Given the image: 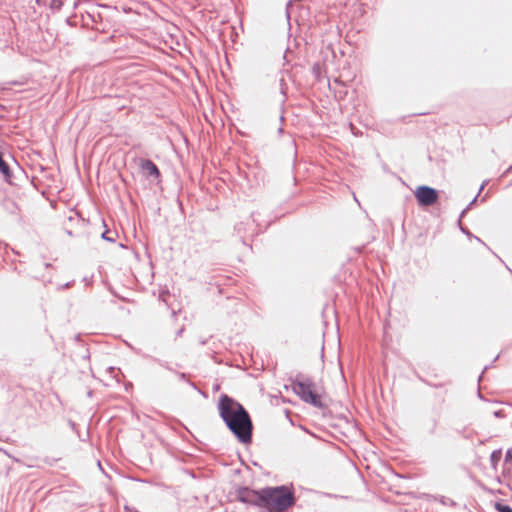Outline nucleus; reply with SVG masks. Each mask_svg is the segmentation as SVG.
<instances>
[{"instance_id":"nucleus-3","label":"nucleus","mask_w":512,"mask_h":512,"mask_svg":"<svg viewBox=\"0 0 512 512\" xmlns=\"http://www.w3.org/2000/svg\"><path fill=\"white\" fill-rule=\"evenodd\" d=\"M293 391L306 403L315 407H322L321 395L317 393L315 385L310 381H295Z\"/></svg>"},{"instance_id":"nucleus-4","label":"nucleus","mask_w":512,"mask_h":512,"mask_svg":"<svg viewBox=\"0 0 512 512\" xmlns=\"http://www.w3.org/2000/svg\"><path fill=\"white\" fill-rule=\"evenodd\" d=\"M414 195L420 206H430L438 200L437 191L428 186H419L415 190Z\"/></svg>"},{"instance_id":"nucleus-7","label":"nucleus","mask_w":512,"mask_h":512,"mask_svg":"<svg viewBox=\"0 0 512 512\" xmlns=\"http://www.w3.org/2000/svg\"><path fill=\"white\" fill-rule=\"evenodd\" d=\"M496 508L499 512H512V509L507 505L496 504Z\"/></svg>"},{"instance_id":"nucleus-9","label":"nucleus","mask_w":512,"mask_h":512,"mask_svg":"<svg viewBox=\"0 0 512 512\" xmlns=\"http://www.w3.org/2000/svg\"><path fill=\"white\" fill-rule=\"evenodd\" d=\"M491 457H492V460L498 461L500 458V452H493Z\"/></svg>"},{"instance_id":"nucleus-5","label":"nucleus","mask_w":512,"mask_h":512,"mask_svg":"<svg viewBox=\"0 0 512 512\" xmlns=\"http://www.w3.org/2000/svg\"><path fill=\"white\" fill-rule=\"evenodd\" d=\"M141 168L143 171H145L147 174L158 177L160 175V172L157 168V166L151 161V160H142L141 161Z\"/></svg>"},{"instance_id":"nucleus-6","label":"nucleus","mask_w":512,"mask_h":512,"mask_svg":"<svg viewBox=\"0 0 512 512\" xmlns=\"http://www.w3.org/2000/svg\"><path fill=\"white\" fill-rule=\"evenodd\" d=\"M0 172L3 174L5 180L11 183V172L8 164L3 160L2 154L0 153Z\"/></svg>"},{"instance_id":"nucleus-2","label":"nucleus","mask_w":512,"mask_h":512,"mask_svg":"<svg viewBox=\"0 0 512 512\" xmlns=\"http://www.w3.org/2000/svg\"><path fill=\"white\" fill-rule=\"evenodd\" d=\"M242 502L254 504L269 512H282L294 503L293 493L286 487H269L260 491L243 489L239 491Z\"/></svg>"},{"instance_id":"nucleus-8","label":"nucleus","mask_w":512,"mask_h":512,"mask_svg":"<svg viewBox=\"0 0 512 512\" xmlns=\"http://www.w3.org/2000/svg\"><path fill=\"white\" fill-rule=\"evenodd\" d=\"M512 461V448H510L507 453H506V457H505V461Z\"/></svg>"},{"instance_id":"nucleus-1","label":"nucleus","mask_w":512,"mask_h":512,"mask_svg":"<svg viewBox=\"0 0 512 512\" xmlns=\"http://www.w3.org/2000/svg\"><path fill=\"white\" fill-rule=\"evenodd\" d=\"M218 410L221 418L242 443H250L253 424L248 412L236 400L223 394L219 397Z\"/></svg>"}]
</instances>
